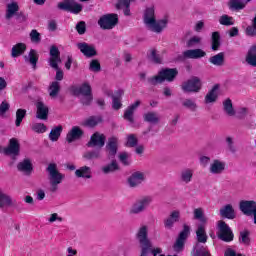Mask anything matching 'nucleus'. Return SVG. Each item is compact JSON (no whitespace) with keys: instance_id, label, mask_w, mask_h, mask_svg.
<instances>
[{"instance_id":"52","label":"nucleus","mask_w":256,"mask_h":256,"mask_svg":"<svg viewBox=\"0 0 256 256\" xmlns=\"http://www.w3.org/2000/svg\"><path fill=\"white\" fill-rule=\"evenodd\" d=\"M84 159L91 161L93 159H101V151L100 150H92L88 151L84 154Z\"/></svg>"},{"instance_id":"2","label":"nucleus","mask_w":256,"mask_h":256,"mask_svg":"<svg viewBox=\"0 0 256 256\" xmlns=\"http://www.w3.org/2000/svg\"><path fill=\"white\" fill-rule=\"evenodd\" d=\"M179 75V71L177 68H165L158 72V75L150 77L147 79L149 85H160L161 83H165V81H168V83H171L175 81V78Z\"/></svg>"},{"instance_id":"36","label":"nucleus","mask_w":256,"mask_h":256,"mask_svg":"<svg viewBox=\"0 0 256 256\" xmlns=\"http://www.w3.org/2000/svg\"><path fill=\"white\" fill-rule=\"evenodd\" d=\"M209 63L216 67H223L225 65V53L220 52L209 58Z\"/></svg>"},{"instance_id":"23","label":"nucleus","mask_w":256,"mask_h":256,"mask_svg":"<svg viewBox=\"0 0 256 256\" xmlns=\"http://www.w3.org/2000/svg\"><path fill=\"white\" fill-rule=\"evenodd\" d=\"M17 200L12 199L10 195L0 190V209L3 207H15Z\"/></svg>"},{"instance_id":"9","label":"nucleus","mask_w":256,"mask_h":256,"mask_svg":"<svg viewBox=\"0 0 256 256\" xmlns=\"http://www.w3.org/2000/svg\"><path fill=\"white\" fill-rule=\"evenodd\" d=\"M3 153L16 161L18 155L21 153V144H19V140H17V138L10 139L8 146L3 149Z\"/></svg>"},{"instance_id":"60","label":"nucleus","mask_w":256,"mask_h":256,"mask_svg":"<svg viewBox=\"0 0 256 256\" xmlns=\"http://www.w3.org/2000/svg\"><path fill=\"white\" fill-rule=\"evenodd\" d=\"M76 31L79 35H85L87 31V24H85V21H80L76 24Z\"/></svg>"},{"instance_id":"1","label":"nucleus","mask_w":256,"mask_h":256,"mask_svg":"<svg viewBox=\"0 0 256 256\" xmlns=\"http://www.w3.org/2000/svg\"><path fill=\"white\" fill-rule=\"evenodd\" d=\"M143 21L146 27L150 31H153V33H162L165 27H167V23H169L167 18L157 21L155 18V7L146 8L144 11Z\"/></svg>"},{"instance_id":"28","label":"nucleus","mask_w":256,"mask_h":256,"mask_svg":"<svg viewBox=\"0 0 256 256\" xmlns=\"http://www.w3.org/2000/svg\"><path fill=\"white\" fill-rule=\"evenodd\" d=\"M219 213L225 219H235L237 217V214H235V209L233 208V205H231V204H227V205L223 206L220 209Z\"/></svg>"},{"instance_id":"53","label":"nucleus","mask_w":256,"mask_h":256,"mask_svg":"<svg viewBox=\"0 0 256 256\" xmlns=\"http://www.w3.org/2000/svg\"><path fill=\"white\" fill-rule=\"evenodd\" d=\"M201 44V37L199 36H193L192 38H190L187 43H186V47H188L189 49H193L195 47H197V45Z\"/></svg>"},{"instance_id":"32","label":"nucleus","mask_w":256,"mask_h":256,"mask_svg":"<svg viewBox=\"0 0 256 256\" xmlns=\"http://www.w3.org/2000/svg\"><path fill=\"white\" fill-rule=\"evenodd\" d=\"M123 93V90H117L115 95H112V109H114V111H119V109L123 107V104L121 103Z\"/></svg>"},{"instance_id":"38","label":"nucleus","mask_w":256,"mask_h":256,"mask_svg":"<svg viewBox=\"0 0 256 256\" xmlns=\"http://www.w3.org/2000/svg\"><path fill=\"white\" fill-rule=\"evenodd\" d=\"M143 118L146 123H151L152 125H158V123L161 121V118L157 112H147L143 115Z\"/></svg>"},{"instance_id":"27","label":"nucleus","mask_w":256,"mask_h":256,"mask_svg":"<svg viewBox=\"0 0 256 256\" xmlns=\"http://www.w3.org/2000/svg\"><path fill=\"white\" fill-rule=\"evenodd\" d=\"M205 225L206 224H198L196 229V239L197 243H199L200 245L201 243H207V239H209V237L207 236V231L205 230Z\"/></svg>"},{"instance_id":"3","label":"nucleus","mask_w":256,"mask_h":256,"mask_svg":"<svg viewBox=\"0 0 256 256\" xmlns=\"http://www.w3.org/2000/svg\"><path fill=\"white\" fill-rule=\"evenodd\" d=\"M48 173V181L50 183L49 191L51 193H55L59 189V185L63 183V179H65V174L59 172L57 169V165L55 163H50L46 168Z\"/></svg>"},{"instance_id":"10","label":"nucleus","mask_w":256,"mask_h":256,"mask_svg":"<svg viewBox=\"0 0 256 256\" xmlns=\"http://www.w3.org/2000/svg\"><path fill=\"white\" fill-rule=\"evenodd\" d=\"M58 9L77 15L83 11V6L75 2V0H64L63 2L58 3Z\"/></svg>"},{"instance_id":"4","label":"nucleus","mask_w":256,"mask_h":256,"mask_svg":"<svg viewBox=\"0 0 256 256\" xmlns=\"http://www.w3.org/2000/svg\"><path fill=\"white\" fill-rule=\"evenodd\" d=\"M153 198L151 196H144L140 199H137L130 208V215H140L147 211V207L151 205Z\"/></svg>"},{"instance_id":"40","label":"nucleus","mask_w":256,"mask_h":256,"mask_svg":"<svg viewBox=\"0 0 256 256\" xmlns=\"http://www.w3.org/2000/svg\"><path fill=\"white\" fill-rule=\"evenodd\" d=\"M246 63L251 67H256V45H252L246 55Z\"/></svg>"},{"instance_id":"19","label":"nucleus","mask_w":256,"mask_h":256,"mask_svg":"<svg viewBox=\"0 0 256 256\" xmlns=\"http://www.w3.org/2000/svg\"><path fill=\"white\" fill-rule=\"evenodd\" d=\"M207 53L203 51L202 49H190V50H185L182 53V56H180V59L185 60V59H201L205 57Z\"/></svg>"},{"instance_id":"30","label":"nucleus","mask_w":256,"mask_h":256,"mask_svg":"<svg viewBox=\"0 0 256 256\" xmlns=\"http://www.w3.org/2000/svg\"><path fill=\"white\" fill-rule=\"evenodd\" d=\"M25 51H27V45L25 43H17L12 47L11 57H13V59H17V57L24 55Z\"/></svg>"},{"instance_id":"26","label":"nucleus","mask_w":256,"mask_h":256,"mask_svg":"<svg viewBox=\"0 0 256 256\" xmlns=\"http://www.w3.org/2000/svg\"><path fill=\"white\" fill-rule=\"evenodd\" d=\"M17 169L26 175L33 173V163H31V159L26 158L22 162L18 163Z\"/></svg>"},{"instance_id":"8","label":"nucleus","mask_w":256,"mask_h":256,"mask_svg":"<svg viewBox=\"0 0 256 256\" xmlns=\"http://www.w3.org/2000/svg\"><path fill=\"white\" fill-rule=\"evenodd\" d=\"M201 87H203V84L201 83V79L197 76L188 79L181 85V89L184 93H199Z\"/></svg>"},{"instance_id":"7","label":"nucleus","mask_w":256,"mask_h":256,"mask_svg":"<svg viewBox=\"0 0 256 256\" xmlns=\"http://www.w3.org/2000/svg\"><path fill=\"white\" fill-rule=\"evenodd\" d=\"M117 23H119V17L117 14H105L98 20L100 29H103L104 31L113 29Z\"/></svg>"},{"instance_id":"12","label":"nucleus","mask_w":256,"mask_h":256,"mask_svg":"<svg viewBox=\"0 0 256 256\" xmlns=\"http://www.w3.org/2000/svg\"><path fill=\"white\" fill-rule=\"evenodd\" d=\"M105 141H107L105 134L95 132L90 137L87 147H97V149H103V147H105Z\"/></svg>"},{"instance_id":"41","label":"nucleus","mask_w":256,"mask_h":256,"mask_svg":"<svg viewBox=\"0 0 256 256\" xmlns=\"http://www.w3.org/2000/svg\"><path fill=\"white\" fill-rule=\"evenodd\" d=\"M75 176L82 179H91V167L82 166L75 171Z\"/></svg>"},{"instance_id":"35","label":"nucleus","mask_w":256,"mask_h":256,"mask_svg":"<svg viewBox=\"0 0 256 256\" xmlns=\"http://www.w3.org/2000/svg\"><path fill=\"white\" fill-rule=\"evenodd\" d=\"M223 111L228 117H235L237 112L235 111V108H233V101H231V98H227L223 101Z\"/></svg>"},{"instance_id":"14","label":"nucleus","mask_w":256,"mask_h":256,"mask_svg":"<svg viewBox=\"0 0 256 256\" xmlns=\"http://www.w3.org/2000/svg\"><path fill=\"white\" fill-rule=\"evenodd\" d=\"M239 209L246 217H253L256 211V202L254 200H242L239 203Z\"/></svg>"},{"instance_id":"47","label":"nucleus","mask_w":256,"mask_h":256,"mask_svg":"<svg viewBox=\"0 0 256 256\" xmlns=\"http://www.w3.org/2000/svg\"><path fill=\"white\" fill-rule=\"evenodd\" d=\"M131 5V0H118V3L116 4V8L118 9H124V15L129 16L131 15V10L129 9Z\"/></svg>"},{"instance_id":"17","label":"nucleus","mask_w":256,"mask_h":256,"mask_svg":"<svg viewBox=\"0 0 256 256\" xmlns=\"http://www.w3.org/2000/svg\"><path fill=\"white\" fill-rule=\"evenodd\" d=\"M76 46L78 47L79 51L84 55V57H87L88 59H91V57H95L97 55V49H95V46L93 44L80 42L77 43Z\"/></svg>"},{"instance_id":"34","label":"nucleus","mask_w":256,"mask_h":256,"mask_svg":"<svg viewBox=\"0 0 256 256\" xmlns=\"http://www.w3.org/2000/svg\"><path fill=\"white\" fill-rule=\"evenodd\" d=\"M24 59L26 63H30V65H32L33 69L37 68V61H39V54L37 53V50L31 49L29 54L24 56Z\"/></svg>"},{"instance_id":"63","label":"nucleus","mask_w":256,"mask_h":256,"mask_svg":"<svg viewBox=\"0 0 256 256\" xmlns=\"http://www.w3.org/2000/svg\"><path fill=\"white\" fill-rule=\"evenodd\" d=\"M141 251H140V256H149V253H151V248L153 245H146V246H140Z\"/></svg>"},{"instance_id":"61","label":"nucleus","mask_w":256,"mask_h":256,"mask_svg":"<svg viewBox=\"0 0 256 256\" xmlns=\"http://www.w3.org/2000/svg\"><path fill=\"white\" fill-rule=\"evenodd\" d=\"M90 71H94V73H99L101 71V64L99 60H92L89 66Z\"/></svg>"},{"instance_id":"43","label":"nucleus","mask_w":256,"mask_h":256,"mask_svg":"<svg viewBox=\"0 0 256 256\" xmlns=\"http://www.w3.org/2000/svg\"><path fill=\"white\" fill-rule=\"evenodd\" d=\"M19 11V4L17 2H12L10 4H7L6 9V19H11L14 17V15H17V12Z\"/></svg>"},{"instance_id":"46","label":"nucleus","mask_w":256,"mask_h":256,"mask_svg":"<svg viewBox=\"0 0 256 256\" xmlns=\"http://www.w3.org/2000/svg\"><path fill=\"white\" fill-rule=\"evenodd\" d=\"M59 91H61V85L59 84V82H52L49 86V96L52 99H55L57 95H59Z\"/></svg>"},{"instance_id":"13","label":"nucleus","mask_w":256,"mask_h":256,"mask_svg":"<svg viewBox=\"0 0 256 256\" xmlns=\"http://www.w3.org/2000/svg\"><path fill=\"white\" fill-rule=\"evenodd\" d=\"M48 63L52 69H59V63H61V52L55 45L50 47V58L48 59Z\"/></svg>"},{"instance_id":"29","label":"nucleus","mask_w":256,"mask_h":256,"mask_svg":"<svg viewBox=\"0 0 256 256\" xmlns=\"http://www.w3.org/2000/svg\"><path fill=\"white\" fill-rule=\"evenodd\" d=\"M72 93L76 97H78V95H82L83 96V95H91V94H93L91 92V85H89V83H84L80 87H73L72 88Z\"/></svg>"},{"instance_id":"11","label":"nucleus","mask_w":256,"mask_h":256,"mask_svg":"<svg viewBox=\"0 0 256 256\" xmlns=\"http://www.w3.org/2000/svg\"><path fill=\"white\" fill-rule=\"evenodd\" d=\"M108 159H115L119 151V138L117 136L109 137L105 146Z\"/></svg>"},{"instance_id":"58","label":"nucleus","mask_w":256,"mask_h":256,"mask_svg":"<svg viewBox=\"0 0 256 256\" xmlns=\"http://www.w3.org/2000/svg\"><path fill=\"white\" fill-rule=\"evenodd\" d=\"M137 143H139V140L135 136V134H130L127 136V147H137Z\"/></svg>"},{"instance_id":"51","label":"nucleus","mask_w":256,"mask_h":256,"mask_svg":"<svg viewBox=\"0 0 256 256\" xmlns=\"http://www.w3.org/2000/svg\"><path fill=\"white\" fill-rule=\"evenodd\" d=\"M27 117V110L25 109H18L16 111V121H15V125L16 127H21V123H23V118Z\"/></svg>"},{"instance_id":"49","label":"nucleus","mask_w":256,"mask_h":256,"mask_svg":"<svg viewBox=\"0 0 256 256\" xmlns=\"http://www.w3.org/2000/svg\"><path fill=\"white\" fill-rule=\"evenodd\" d=\"M249 235H251V232L249 230H244L240 232L239 236V243H242V245H250L251 244V238H249Z\"/></svg>"},{"instance_id":"5","label":"nucleus","mask_w":256,"mask_h":256,"mask_svg":"<svg viewBox=\"0 0 256 256\" xmlns=\"http://www.w3.org/2000/svg\"><path fill=\"white\" fill-rule=\"evenodd\" d=\"M218 239L224 241L225 243H231L234 239L233 230L227 225L223 220L218 221Z\"/></svg>"},{"instance_id":"16","label":"nucleus","mask_w":256,"mask_h":256,"mask_svg":"<svg viewBox=\"0 0 256 256\" xmlns=\"http://www.w3.org/2000/svg\"><path fill=\"white\" fill-rule=\"evenodd\" d=\"M149 228L146 225L141 226L138 229V232L136 234V239H138V243L140 246H150L153 245L151 240H149Z\"/></svg>"},{"instance_id":"31","label":"nucleus","mask_w":256,"mask_h":256,"mask_svg":"<svg viewBox=\"0 0 256 256\" xmlns=\"http://www.w3.org/2000/svg\"><path fill=\"white\" fill-rule=\"evenodd\" d=\"M194 173H195V171L191 168H185V169L181 170V172H180L181 183H185L186 185H188V183H191V181H193Z\"/></svg>"},{"instance_id":"62","label":"nucleus","mask_w":256,"mask_h":256,"mask_svg":"<svg viewBox=\"0 0 256 256\" xmlns=\"http://www.w3.org/2000/svg\"><path fill=\"white\" fill-rule=\"evenodd\" d=\"M92 102H93V94H86V95H83L81 98L82 105H85L86 107L91 105Z\"/></svg>"},{"instance_id":"33","label":"nucleus","mask_w":256,"mask_h":256,"mask_svg":"<svg viewBox=\"0 0 256 256\" xmlns=\"http://www.w3.org/2000/svg\"><path fill=\"white\" fill-rule=\"evenodd\" d=\"M193 219L199 221L200 225H207V217L205 216V210L199 207L193 210Z\"/></svg>"},{"instance_id":"6","label":"nucleus","mask_w":256,"mask_h":256,"mask_svg":"<svg viewBox=\"0 0 256 256\" xmlns=\"http://www.w3.org/2000/svg\"><path fill=\"white\" fill-rule=\"evenodd\" d=\"M189 235H191V227H189V225L187 224H184L183 230L179 233L178 238L176 239V242L173 245V250L176 253H181V251L185 249V241H187Z\"/></svg>"},{"instance_id":"22","label":"nucleus","mask_w":256,"mask_h":256,"mask_svg":"<svg viewBox=\"0 0 256 256\" xmlns=\"http://www.w3.org/2000/svg\"><path fill=\"white\" fill-rule=\"evenodd\" d=\"M139 105H141V100H137L134 104L127 107L123 116L126 121H129V123H135L133 115H135V110Z\"/></svg>"},{"instance_id":"48","label":"nucleus","mask_w":256,"mask_h":256,"mask_svg":"<svg viewBox=\"0 0 256 256\" xmlns=\"http://www.w3.org/2000/svg\"><path fill=\"white\" fill-rule=\"evenodd\" d=\"M221 47V35L219 32L212 33V51H219Z\"/></svg>"},{"instance_id":"64","label":"nucleus","mask_w":256,"mask_h":256,"mask_svg":"<svg viewBox=\"0 0 256 256\" xmlns=\"http://www.w3.org/2000/svg\"><path fill=\"white\" fill-rule=\"evenodd\" d=\"M7 111H9V103L3 101L0 104V115H5V113H7Z\"/></svg>"},{"instance_id":"55","label":"nucleus","mask_w":256,"mask_h":256,"mask_svg":"<svg viewBox=\"0 0 256 256\" xmlns=\"http://www.w3.org/2000/svg\"><path fill=\"white\" fill-rule=\"evenodd\" d=\"M29 37L32 43H36V44L41 43V33H39L37 30L35 29L31 30Z\"/></svg>"},{"instance_id":"59","label":"nucleus","mask_w":256,"mask_h":256,"mask_svg":"<svg viewBox=\"0 0 256 256\" xmlns=\"http://www.w3.org/2000/svg\"><path fill=\"white\" fill-rule=\"evenodd\" d=\"M32 131L35 133H45V131H47V126L43 123H35L32 125Z\"/></svg>"},{"instance_id":"56","label":"nucleus","mask_w":256,"mask_h":256,"mask_svg":"<svg viewBox=\"0 0 256 256\" xmlns=\"http://www.w3.org/2000/svg\"><path fill=\"white\" fill-rule=\"evenodd\" d=\"M148 59L150 61H152V63H156V64L161 63V56L159 54H157V50H155V49L150 50Z\"/></svg>"},{"instance_id":"21","label":"nucleus","mask_w":256,"mask_h":256,"mask_svg":"<svg viewBox=\"0 0 256 256\" xmlns=\"http://www.w3.org/2000/svg\"><path fill=\"white\" fill-rule=\"evenodd\" d=\"M143 181H145V173L136 171L128 178V185L129 187H139Z\"/></svg>"},{"instance_id":"39","label":"nucleus","mask_w":256,"mask_h":256,"mask_svg":"<svg viewBox=\"0 0 256 256\" xmlns=\"http://www.w3.org/2000/svg\"><path fill=\"white\" fill-rule=\"evenodd\" d=\"M99 123H103V117L101 116H90L82 122L83 127H96Z\"/></svg>"},{"instance_id":"50","label":"nucleus","mask_w":256,"mask_h":256,"mask_svg":"<svg viewBox=\"0 0 256 256\" xmlns=\"http://www.w3.org/2000/svg\"><path fill=\"white\" fill-rule=\"evenodd\" d=\"M220 25H224L225 27H231V25H235V21H233V17L224 14L219 18Z\"/></svg>"},{"instance_id":"57","label":"nucleus","mask_w":256,"mask_h":256,"mask_svg":"<svg viewBox=\"0 0 256 256\" xmlns=\"http://www.w3.org/2000/svg\"><path fill=\"white\" fill-rule=\"evenodd\" d=\"M183 107L190 111H197V103L191 99H185L182 103Z\"/></svg>"},{"instance_id":"54","label":"nucleus","mask_w":256,"mask_h":256,"mask_svg":"<svg viewBox=\"0 0 256 256\" xmlns=\"http://www.w3.org/2000/svg\"><path fill=\"white\" fill-rule=\"evenodd\" d=\"M131 154L128 152H122L118 155V159L122 165L128 166L131 165V161H129Z\"/></svg>"},{"instance_id":"24","label":"nucleus","mask_w":256,"mask_h":256,"mask_svg":"<svg viewBox=\"0 0 256 256\" xmlns=\"http://www.w3.org/2000/svg\"><path fill=\"white\" fill-rule=\"evenodd\" d=\"M83 130L79 128V126H74L72 129L68 132L66 136V141L68 143H73V141H78V139H81L83 137Z\"/></svg>"},{"instance_id":"42","label":"nucleus","mask_w":256,"mask_h":256,"mask_svg":"<svg viewBox=\"0 0 256 256\" xmlns=\"http://www.w3.org/2000/svg\"><path fill=\"white\" fill-rule=\"evenodd\" d=\"M219 90V85H214L213 88L206 94L205 96V103H215L217 101V91Z\"/></svg>"},{"instance_id":"18","label":"nucleus","mask_w":256,"mask_h":256,"mask_svg":"<svg viewBox=\"0 0 256 256\" xmlns=\"http://www.w3.org/2000/svg\"><path fill=\"white\" fill-rule=\"evenodd\" d=\"M181 220V212L179 210L172 211L169 216L164 219V227L165 229H173L175 227V223H179Z\"/></svg>"},{"instance_id":"45","label":"nucleus","mask_w":256,"mask_h":256,"mask_svg":"<svg viewBox=\"0 0 256 256\" xmlns=\"http://www.w3.org/2000/svg\"><path fill=\"white\" fill-rule=\"evenodd\" d=\"M61 133H63V126H55L49 133L50 141H59V137H61Z\"/></svg>"},{"instance_id":"44","label":"nucleus","mask_w":256,"mask_h":256,"mask_svg":"<svg viewBox=\"0 0 256 256\" xmlns=\"http://www.w3.org/2000/svg\"><path fill=\"white\" fill-rule=\"evenodd\" d=\"M192 253L194 256H211V253H209L207 247L201 245L200 243H196Z\"/></svg>"},{"instance_id":"37","label":"nucleus","mask_w":256,"mask_h":256,"mask_svg":"<svg viewBox=\"0 0 256 256\" xmlns=\"http://www.w3.org/2000/svg\"><path fill=\"white\" fill-rule=\"evenodd\" d=\"M101 171L104 175H109L110 173L119 171V164L117 163V160H112L111 163L102 166Z\"/></svg>"},{"instance_id":"25","label":"nucleus","mask_w":256,"mask_h":256,"mask_svg":"<svg viewBox=\"0 0 256 256\" xmlns=\"http://www.w3.org/2000/svg\"><path fill=\"white\" fill-rule=\"evenodd\" d=\"M249 2H251V0H230L228 7L230 11H243Z\"/></svg>"},{"instance_id":"15","label":"nucleus","mask_w":256,"mask_h":256,"mask_svg":"<svg viewBox=\"0 0 256 256\" xmlns=\"http://www.w3.org/2000/svg\"><path fill=\"white\" fill-rule=\"evenodd\" d=\"M36 107V119L41 121H47L49 119V106L41 100H37L35 103Z\"/></svg>"},{"instance_id":"20","label":"nucleus","mask_w":256,"mask_h":256,"mask_svg":"<svg viewBox=\"0 0 256 256\" xmlns=\"http://www.w3.org/2000/svg\"><path fill=\"white\" fill-rule=\"evenodd\" d=\"M227 164L219 159H214L209 167L211 175H222L225 172Z\"/></svg>"}]
</instances>
